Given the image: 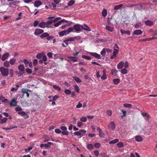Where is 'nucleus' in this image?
<instances>
[{
	"label": "nucleus",
	"mask_w": 157,
	"mask_h": 157,
	"mask_svg": "<svg viewBox=\"0 0 157 157\" xmlns=\"http://www.w3.org/2000/svg\"><path fill=\"white\" fill-rule=\"evenodd\" d=\"M74 30L76 31H80L82 30V25L77 24L75 25L73 27L69 28V32H73Z\"/></svg>",
	"instance_id": "f257e3e1"
},
{
	"label": "nucleus",
	"mask_w": 157,
	"mask_h": 157,
	"mask_svg": "<svg viewBox=\"0 0 157 157\" xmlns=\"http://www.w3.org/2000/svg\"><path fill=\"white\" fill-rule=\"evenodd\" d=\"M0 71L3 76H7L9 74V69L4 67H1L0 68Z\"/></svg>",
	"instance_id": "f03ea898"
},
{
	"label": "nucleus",
	"mask_w": 157,
	"mask_h": 157,
	"mask_svg": "<svg viewBox=\"0 0 157 157\" xmlns=\"http://www.w3.org/2000/svg\"><path fill=\"white\" fill-rule=\"evenodd\" d=\"M31 91L30 90L25 88H23L21 90V92H22V94H26L27 98L29 97V93H30Z\"/></svg>",
	"instance_id": "7ed1b4c3"
},
{
	"label": "nucleus",
	"mask_w": 157,
	"mask_h": 157,
	"mask_svg": "<svg viewBox=\"0 0 157 157\" xmlns=\"http://www.w3.org/2000/svg\"><path fill=\"white\" fill-rule=\"evenodd\" d=\"M44 32V30L40 29H36L35 30L34 34L36 36H38L39 34L42 33Z\"/></svg>",
	"instance_id": "20e7f679"
},
{
	"label": "nucleus",
	"mask_w": 157,
	"mask_h": 157,
	"mask_svg": "<svg viewBox=\"0 0 157 157\" xmlns=\"http://www.w3.org/2000/svg\"><path fill=\"white\" fill-rule=\"evenodd\" d=\"M69 28H68L67 30L59 32V34L61 36L66 35L71 32H69Z\"/></svg>",
	"instance_id": "39448f33"
},
{
	"label": "nucleus",
	"mask_w": 157,
	"mask_h": 157,
	"mask_svg": "<svg viewBox=\"0 0 157 157\" xmlns=\"http://www.w3.org/2000/svg\"><path fill=\"white\" fill-rule=\"evenodd\" d=\"M54 17H49L47 19L50 20L49 21H47L45 22L46 25H50L53 22V19L55 18Z\"/></svg>",
	"instance_id": "423d86ee"
},
{
	"label": "nucleus",
	"mask_w": 157,
	"mask_h": 157,
	"mask_svg": "<svg viewBox=\"0 0 157 157\" xmlns=\"http://www.w3.org/2000/svg\"><path fill=\"white\" fill-rule=\"evenodd\" d=\"M109 127L110 129L113 130L115 129V124L114 122L112 121L110 122Z\"/></svg>",
	"instance_id": "0eeeda50"
},
{
	"label": "nucleus",
	"mask_w": 157,
	"mask_h": 157,
	"mask_svg": "<svg viewBox=\"0 0 157 157\" xmlns=\"http://www.w3.org/2000/svg\"><path fill=\"white\" fill-rule=\"evenodd\" d=\"M10 56V54L9 52H6L3 54L1 57V59L3 61H5L8 57Z\"/></svg>",
	"instance_id": "6e6552de"
},
{
	"label": "nucleus",
	"mask_w": 157,
	"mask_h": 157,
	"mask_svg": "<svg viewBox=\"0 0 157 157\" xmlns=\"http://www.w3.org/2000/svg\"><path fill=\"white\" fill-rule=\"evenodd\" d=\"M90 55L96 58L97 59H100L101 58V57L99 54L96 53L91 52L90 53Z\"/></svg>",
	"instance_id": "1a4fd4ad"
},
{
	"label": "nucleus",
	"mask_w": 157,
	"mask_h": 157,
	"mask_svg": "<svg viewBox=\"0 0 157 157\" xmlns=\"http://www.w3.org/2000/svg\"><path fill=\"white\" fill-rule=\"evenodd\" d=\"M17 102L14 99H13L11 100L9 103V104L11 106H16Z\"/></svg>",
	"instance_id": "9d476101"
},
{
	"label": "nucleus",
	"mask_w": 157,
	"mask_h": 157,
	"mask_svg": "<svg viewBox=\"0 0 157 157\" xmlns=\"http://www.w3.org/2000/svg\"><path fill=\"white\" fill-rule=\"evenodd\" d=\"M83 29L89 31H91L90 28L86 24H84L83 26L82 25V30Z\"/></svg>",
	"instance_id": "9b49d317"
},
{
	"label": "nucleus",
	"mask_w": 157,
	"mask_h": 157,
	"mask_svg": "<svg viewBox=\"0 0 157 157\" xmlns=\"http://www.w3.org/2000/svg\"><path fill=\"white\" fill-rule=\"evenodd\" d=\"M142 33V31L140 30H136L134 31L133 33V35H140Z\"/></svg>",
	"instance_id": "f8f14e48"
},
{
	"label": "nucleus",
	"mask_w": 157,
	"mask_h": 157,
	"mask_svg": "<svg viewBox=\"0 0 157 157\" xmlns=\"http://www.w3.org/2000/svg\"><path fill=\"white\" fill-rule=\"evenodd\" d=\"M42 4L41 1L39 0L36 1L34 3V6L35 7H38Z\"/></svg>",
	"instance_id": "ddd939ff"
},
{
	"label": "nucleus",
	"mask_w": 157,
	"mask_h": 157,
	"mask_svg": "<svg viewBox=\"0 0 157 157\" xmlns=\"http://www.w3.org/2000/svg\"><path fill=\"white\" fill-rule=\"evenodd\" d=\"M145 24L147 26H151L153 25L154 24L152 21L150 20H147L145 22Z\"/></svg>",
	"instance_id": "4468645a"
},
{
	"label": "nucleus",
	"mask_w": 157,
	"mask_h": 157,
	"mask_svg": "<svg viewBox=\"0 0 157 157\" xmlns=\"http://www.w3.org/2000/svg\"><path fill=\"white\" fill-rule=\"evenodd\" d=\"M135 139L136 141L138 142H141L143 140V138L140 136H136L135 137Z\"/></svg>",
	"instance_id": "2eb2a0df"
},
{
	"label": "nucleus",
	"mask_w": 157,
	"mask_h": 157,
	"mask_svg": "<svg viewBox=\"0 0 157 157\" xmlns=\"http://www.w3.org/2000/svg\"><path fill=\"white\" fill-rule=\"evenodd\" d=\"M67 58L70 59L71 61L73 62H76L77 61V58L75 57L69 56Z\"/></svg>",
	"instance_id": "dca6fc26"
},
{
	"label": "nucleus",
	"mask_w": 157,
	"mask_h": 157,
	"mask_svg": "<svg viewBox=\"0 0 157 157\" xmlns=\"http://www.w3.org/2000/svg\"><path fill=\"white\" fill-rule=\"evenodd\" d=\"M118 52L114 51L113 52V55H112L110 57L111 59H113L115 58L116 55L118 53Z\"/></svg>",
	"instance_id": "f3484780"
},
{
	"label": "nucleus",
	"mask_w": 157,
	"mask_h": 157,
	"mask_svg": "<svg viewBox=\"0 0 157 157\" xmlns=\"http://www.w3.org/2000/svg\"><path fill=\"white\" fill-rule=\"evenodd\" d=\"M45 22L43 21L39 23L38 26L41 28H44L45 27Z\"/></svg>",
	"instance_id": "a211bd4d"
},
{
	"label": "nucleus",
	"mask_w": 157,
	"mask_h": 157,
	"mask_svg": "<svg viewBox=\"0 0 157 157\" xmlns=\"http://www.w3.org/2000/svg\"><path fill=\"white\" fill-rule=\"evenodd\" d=\"M121 32L122 34L126 33L128 35H129L130 34V32L129 30L126 31L121 29Z\"/></svg>",
	"instance_id": "6ab92c4d"
},
{
	"label": "nucleus",
	"mask_w": 157,
	"mask_h": 157,
	"mask_svg": "<svg viewBox=\"0 0 157 157\" xmlns=\"http://www.w3.org/2000/svg\"><path fill=\"white\" fill-rule=\"evenodd\" d=\"M18 69L21 71H23L25 70V67L24 65L20 64L18 66Z\"/></svg>",
	"instance_id": "aec40b11"
},
{
	"label": "nucleus",
	"mask_w": 157,
	"mask_h": 157,
	"mask_svg": "<svg viewBox=\"0 0 157 157\" xmlns=\"http://www.w3.org/2000/svg\"><path fill=\"white\" fill-rule=\"evenodd\" d=\"M124 65V63L123 62H121L117 65V68L118 69H121Z\"/></svg>",
	"instance_id": "412c9836"
},
{
	"label": "nucleus",
	"mask_w": 157,
	"mask_h": 157,
	"mask_svg": "<svg viewBox=\"0 0 157 157\" xmlns=\"http://www.w3.org/2000/svg\"><path fill=\"white\" fill-rule=\"evenodd\" d=\"M49 36V34L47 33H43L41 36L40 37L42 39H43L45 38H47L48 36Z\"/></svg>",
	"instance_id": "4be33fe9"
},
{
	"label": "nucleus",
	"mask_w": 157,
	"mask_h": 157,
	"mask_svg": "<svg viewBox=\"0 0 157 157\" xmlns=\"http://www.w3.org/2000/svg\"><path fill=\"white\" fill-rule=\"evenodd\" d=\"M73 78L76 82L77 83L80 82H82V81L80 78L76 76H74L73 77Z\"/></svg>",
	"instance_id": "5701e85b"
},
{
	"label": "nucleus",
	"mask_w": 157,
	"mask_h": 157,
	"mask_svg": "<svg viewBox=\"0 0 157 157\" xmlns=\"http://www.w3.org/2000/svg\"><path fill=\"white\" fill-rule=\"evenodd\" d=\"M123 6V4H120L119 5L115 6L114 7V10H117L119 9Z\"/></svg>",
	"instance_id": "b1692460"
},
{
	"label": "nucleus",
	"mask_w": 157,
	"mask_h": 157,
	"mask_svg": "<svg viewBox=\"0 0 157 157\" xmlns=\"http://www.w3.org/2000/svg\"><path fill=\"white\" fill-rule=\"evenodd\" d=\"M105 29L111 32H113L114 29L113 27H112L109 26H106L105 27Z\"/></svg>",
	"instance_id": "393cba45"
},
{
	"label": "nucleus",
	"mask_w": 157,
	"mask_h": 157,
	"mask_svg": "<svg viewBox=\"0 0 157 157\" xmlns=\"http://www.w3.org/2000/svg\"><path fill=\"white\" fill-rule=\"evenodd\" d=\"M107 14V10L105 9H104L102 12V15L104 17H105Z\"/></svg>",
	"instance_id": "a878e982"
},
{
	"label": "nucleus",
	"mask_w": 157,
	"mask_h": 157,
	"mask_svg": "<svg viewBox=\"0 0 157 157\" xmlns=\"http://www.w3.org/2000/svg\"><path fill=\"white\" fill-rule=\"evenodd\" d=\"M119 141L118 139H115L113 140L110 141L109 142V144H115L118 142Z\"/></svg>",
	"instance_id": "bb28decb"
},
{
	"label": "nucleus",
	"mask_w": 157,
	"mask_h": 157,
	"mask_svg": "<svg viewBox=\"0 0 157 157\" xmlns=\"http://www.w3.org/2000/svg\"><path fill=\"white\" fill-rule=\"evenodd\" d=\"M8 120V118L6 117L0 119V124H2L6 123Z\"/></svg>",
	"instance_id": "cd10ccee"
},
{
	"label": "nucleus",
	"mask_w": 157,
	"mask_h": 157,
	"mask_svg": "<svg viewBox=\"0 0 157 157\" xmlns=\"http://www.w3.org/2000/svg\"><path fill=\"white\" fill-rule=\"evenodd\" d=\"M80 134H81L80 136H82L84 135V134L86 133V131L84 129H81L79 130Z\"/></svg>",
	"instance_id": "c85d7f7f"
},
{
	"label": "nucleus",
	"mask_w": 157,
	"mask_h": 157,
	"mask_svg": "<svg viewBox=\"0 0 157 157\" xmlns=\"http://www.w3.org/2000/svg\"><path fill=\"white\" fill-rule=\"evenodd\" d=\"M112 75L115 76L116 75L118 71L116 69H113L111 70Z\"/></svg>",
	"instance_id": "c756f323"
},
{
	"label": "nucleus",
	"mask_w": 157,
	"mask_h": 157,
	"mask_svg": "<svg viewBox=\"0 0 157 157\" xmlns=\"http://www.w3.org/2000/svg\"><path fill=\"white\" fill-rule=\"evenodd\" d=\"M113 83L114 84L117 85L120 82V80L119 78H116L113 80Z\"/></svg>",
	"instance_id": "7c9ffc66"
},
{
	"label": "nucleus",
	"mask_w": 157,
	"mask_h": 157,
	"mask_svg": "<svg viewBox=\"0 0 157 157\" xmlns=\"http://www.w3.org/2000/svg\"><path fill=\"white\" fill-rule=\"evenodd\" d=\"M93 147L94 146L92 144H88L87 145V148L89 150H91Z\"/></svg>",
	"instance_id": "2f4dec72"
},
{
	"label": "nucleus",
	"mask_w": 157,
	"mask_h": 157,
	"mask_svg": "<svg viewBox=\"0 0 157 157\" xmlns=\"http://www.w3.org/2000/svg\"><path fill=\"white\" fill-rule=\"evenodd\" d=\"M72 23V22H71V23H70L66 24H65V25H63L61 27V28L62 29H63L65 27H67V26L70 25Z\"/></svg>",
	"instance_id": "473e14b6"
},
{
	"label": "nucleus",
	"mask_w": 157,
	"mask_h": 157,
	"mask_svg": "<svg viewBox=\"0 0 157 157\" xmlns=\"http://www.w3.org/2000/svg\"><path fill=\"white\" fill-rule=\"evenodd\" d=\"M4 66L6 67H8L9 66L10 63L8 61H5L4 63Z\"/></svg>",
	"instance_id": "72a5a7b5"
},
{
	"label": "nucleus",
	"mask_w": 157,
	"mask_h": 157,
	"mask_svg": "<svg viewBox=\"0 0 157 157\" xmlns=\"http://www.w3.org/2000/svg\"><path fill=\"white\" fill-rule=\"evenodd\" d=\"M119 47L117 44H115L114 47V50L115 51H116L119 52Z\"/></svg>",
	"instance_id": "f704fd0d"
},
{
	"label": "nucleus",
	"mask_w": 157,
	"mask_h": 157,
	"mask_svg": "<svg viewBox=\"0 0 157 157\" xmlns=\"http://www.w3.org/2000/svg\"><path fill=\"white\" fill-rule=\"evenodd\" d=\"M53 88L55 90H57L59 91H60L61 90V89L60 87L55 85H53Z\"/></svg>",
	"instance_id": "c9c22d12"
},
{
	"label": "nucleus",
	"mask_w": 157,
	"mask_h": 157,
	"mask_svg": "<svg viewBox=\"0 0 157 157\" xmlns=\"http://www.w3.org/2000/svg\"><path fill=\"white\" fill-rule=\"evenodd\" d=\"M117 147L119 148H122L124 146V145L123 143L119 142L117 144Z\"/></svg>",
	"instance_id": "e433bc0d"
},
{
	"label": "nucleus",
	"mask_w": 157,
	"mask_h": 157,
	"mask_svg": "<svg viewBox=\"0 0 157 157\" xmlns=\"http://www.w3.org/2000/svg\"><path fill=\"white\" fill-rule=\"evenodd\" d=\"M105 48H104L101 52V54L102 55V56H105Z\"/></svg>",
	"instance_id": "4c0bfd02"
},
{
	"label": "nucleus",
	"mask_w": 157,
	"mask_h": 157,
	"mask_svg": "<svg viewBox=\"0 0 157 157\" xmlns=\"http://www.w3.org/2000/svg\"><path fill=\"white\" fill-rule=\"evenodd\" d=\"M142 115L144 117H147V119L150 117V116L146 113H142Z\"/></svg>",
	"instance_id": "58836bf2"
},
{
	"label": "nucleus",
	"mask_w": 157,
	"mask_h": 157,
	"mask_svg": "<svg viewBox=\"0 0 157 157\" xmlns=\"http://www.w3.org/2000/svg\"><path fill=\"white\" fill-rule=\"evenodd\" d=\"M17 2L16 1H14L13 2H10L9 3V5H10V7H11L12 6H15L17 4Z\"/></svg>",
	"instance_id": "ea45409f"
},
{
	"label": "nucleus",
	"mask_w": 157,
	"mask_h": 157,
	"mask_svg": "<svg viewBox=\"0 0 157 157\" xmlns=\"http://www.w3.org/2000/svg\"><path fill=\"white\" fill-rule=\"evenodd\" d=\"M123 106L126 108H130L132 106V105L130 104L125 103L123 104Z\"/></svg>",
	"instance_id": "a19ab883"
},
{
	"label": "nucleus",
	"mask_w": 157,
	"mask_h": 157,
	"mask_svg": "<svg viewBox=\"0 0 157 157\" xmlns=\"http://www.w3.org/2000/svg\"><path fill=\"white\" fill-rule=\"evenodd\" d=\"M16 62V59H11L10 61V63L12 65H13L15 62Z\"/></svg>",
	"instance_id": "79ce46f5"
},
{
	"label": "nucleus",
	"mask_w": 157,
	"mask_h": 157,
	"mask_svg": "<svg viewBox=\"0 0 157 157\" xmlns=\"http://www.w3.org/2000/svg\"><path fill=\"white\" fill-rule=\"evenodd\" d=\"M121 111L123 114L121 116V117L122 118H123L126 115V112L125 111L123 110V109H121Z\"/></svg>",
	"instance_id": "37998d69"
},
{
	"label": "nucleus",
	"mask_w": 157,
	"mask_h": 157,
	"mask_svg": "<svg viewBox=\"0 0 157 157\" xmlns=\"http://www.w3.org/2000/svg\"><path fill=\"white\" fill-rule=\"evenodd\" d=\"M64 92L67 95L70 94H71V90L68 89L65 90Z\"/></svg>",
	"instance_id": "c03bdc74"
},
{
	"label": "nucleus",
	"mask_w": 157,
	"mask_h": 157,
	"mask_svg": "<svg viewBox=\"0 0 157 157\" xmlns=\"http://www.w3.org/2000/svg\"><path fill=\"white\" fill-rule=\"evenodd\" d=\"M80 120L82 122H86L87 121V118L85 117H82L80 118Z\"/></svg>",
	"instance_id": "a18cd8bd"
},
{
	"label": "nucleus",
	"mask_w": 157,
	"mask_h": 157,
	"mask_svg": "<svg viewBox=\"0 0 157 157\" xmlns=\"http://www.w3.org/2000/svg\"><path fill=\"white\" fill-rule=\"evenodd\" d=\"M82 57L87 60H90L91 59V58L90 56L85 55H82Z\"/></svg>",
	"instance_id": "49530a36"
},
{
	"label": "nucleus",
	"mask_w": 157,
	"mask_h": 157,
	"mask_svg": "<svg viewBox=\"0 0 157 157\" xmlns=\"http://www.w3.org/2000/svg\"><path fill=\"white\" fill-rule=\"evenodd\" d=\"M74 88L75 89V90L77 93H79V88L78 86L77 85H75L74 86Z\"/></svg>",
	"instance_id": "de8ad7c7"
},
{
	"label": "nucleus",
	"mask_w": 157,
	"mask_h": 157,
	"mask_svg": "<svg viewBox=\"0 0 157 157\" xmlns=\"http://www.w3.org/2000/svg\"><path fill=\"white\" fill-rule=\"evenodd\" d=\"M39 24V21L37 20H35L33 23V26L35 27H36L37 25L38 26Z\"/></svg>",
	"instance_id": "09e8293b"
},
{
	"label": "nucleus",
	"mask_w": 157,
	"mask_h": 157,
	"mask_svg": "<svg viewBox=\"0 0 157 157\" xmlns=\"http://www.w3.org/2000/svg\"><path fill=\"white\" fill-rule=\"evenodd\" d=\"M23 62L25 64V67H27L28 66V64L29 63L28 60L25 59H23Z\"/></svg>",
	"instance_id": "8fccbe9b"
},
{
	"label": "nucleus",
	"mask_w": 157,
	"mask_h": 157,
	"mask_svg": "<svg viewBox=\"0 0 157 157\" xmlns=\"http://www.w3.org/2000/svg\"><path fill=\"white\" fill-rule=\"evenodd\" d=\"M121 72L124 74H125L127 73V71L125 68L121 70Z\"/></svg>",
	"instance_id": "3c124183"
},
{
	"label": "nucleus",
	"mask_w": 157,
	"mask_h": 157,
	"mask_svg": "<svg viewBox=\"0 0 157 157\" xmlns=\"http://www.w3.org/2000/svg\"><path fill=\"white\" fill-rule=\"evenodd\" d=\"M43 56V55L41 53H38L36 56V58L38 59H40Z\"/></svg>",
	"instance_id": "603ef678"
},
{
	"label": "nucleus",
	"mask_w": 157,
	"mask_h": 157,
	"mask_svg": "<svg viewBox=\"0 0 157 157\" xmlns=\"http://www.w3.org/2000/svg\"><path fill=\"white\" fill-rule=\"evenodd\" d=\"M74 3H75V1L74 0H71L69 2L68 4V5L69 6H71L72 5H73V4H74Z\"/></svg>",
	"instance_id": "864d4df0"
},
{
	"label": "nucleus",
	"mask_w": 157,
	"mask_h": 157,
	"mask_svg": "<svg viewBox=\"0 0 157 157\" xmlns=\"http://www.w3.org/2000/svg\"><path fill=\"white\" fill-rule=\"evenodd\" d=\"M59 98V96L58 95H55L52 98V100L53 101H55L58 98Z\"/></svg>",
	"instance_id": "5fc2aeb1"
},
{
	"label": "nucleus",
	"mask_w": 157,
	"mask_h": 157,
	"mask_svg": "<svg viewBox=\"0 0 157 157\" xmlns=\"http://www.w3.org/2000/svg\"><path fill=\"white\" fill-rule=\"evenodd\" d=\"M33 64L34 66H36L38 63L37 60L36 59H35L33 61Z\"/></svg>",
	"instance_id": "6e6d98bb"
},
{
	"label": "nucleus",
	"mask_w": 157,
	"mask_h": 157,
	"mask_svg": "<svg viewBox=\"0 0 157 157\" xmlns=\"http://www.w3.org/2000/svg\"><path fill=\"white\" fill-rule=\"evenodd\" d=\"M55 131L56 133L58 134H59L61 132V131L58 128L56 129Z\"/></svg>",
	"instance_id": "4d7b16f0"
},
{
	"label": "nucleus",
	"mask_w": 157,
	"mask_h": 157,
	"mask_svg": "<svg viewBox=\"0 0 157 157\" xmlns=\"http://www.w3.org/2000/svg\"><path fill=\"white\" fill-rule=\"evenodd\" d=\"M53 36H48L47 38H46V39L48 40H50L53 39Z\"/></svg>",
	"instance_id": "13d9d810"
},
{
	"label": "nucleus",
	"mask_w": 157,
	"mask_h": 157,
	"mask_svg": "<svg viewBox=\"0 0 157 157\" xmlns=\"http://www.w3.org/2000/svg\"><path fill=\"white\" fill-rule=\"evenodd\" d=\"M94 146L97 148H99L100 146V144L99 143H97L95 144Z\"/></svg>",
	"instance_id": "bf43d9fd"
},
{
	"label": "nucleus",
	"mask_w": 157,
	"mask_h": 157,
	"mask_svg": "<svg viewBox=\"0 0 157 157\" xmlns=\"http://www.w3.org/2000/svg\"><path fill=\"white\" fill-rule=\"evenodd\" d=\"M26 71L29 74H31L32 73V70L29 68H27L26 69Z\"/></svg>",
	"instance_id": "052dcab7"
},
{
	"label": "nucleus",
	"mask_w": 157,
	"mask_h": 157,
	"mask_svg": "<svg viewBox=\"0 0 157 157\" xmlns=\"http://www.w3.org/2000/svg\"><path fill=\"white\" fill-rule=\"evenodd\" d=\"M18 114L19 115H26V113L24 111L19 112L18 113Z\"/></svg>",
	"instance_id": "680f3d73"
},
{
	"label": "nucleus",
	"mask_w": 157,
	"mask_h": 157,
	"mask_svg": "<svg viewBox=\"0 0 157 157\" xmlns=\"http://www.w3.org/2000/svg\"><path fill=\"white\" fill-rule=\"evenodd\" d=\"M61 133L62 134L64 135H68L69 134V132L67 131H63Z\"/></svg>",
	"instance_id": "e2e57ef3"
},
{
	"label": "nucleus",
	"mask_w": 157,
	"mask_h": 157,
	"mask_svg": "<svg viewBox=\"0 0 157 157\" xmlns=\"http://www.w3.org/2000/svg\"><path fill=\"white\" fill-rule=\"evenodd\" d=\"M15 110L17 111H21L22 110V109L20 107H17L16 108Z\"/></svg>",
	"instance_id": "0e129e2a"
},
{
	"label": "nucleus",
	"mask_w": 157,
	"mask_h": 157,
	"mask_svg": "<svg viewBox=\"0 0 157 157\" xmlns=\"http://www.w3.org/2000/svg\"><path fill=\"white\" fill-rule=\"evenodd\" d=\"M107 114L109 116H111L112 114V111L110 110H108L107 111Z\"/></svg>",
	"instance_id": "69168bd1"
},
{
	"label": "nucleus",
	"mask_w": 157,
	"mask_h": 157,
	"mask_svg": "<svg viewBox=\"0 0 157 157\" xmlns=\"http://www.w3.org/2000/svg\"><path fill=\"white\" fill-rule=\"evenodd\" d=\"M107 78V77L106 76V75L105 74H104L103 75L101 76V78L104 80L105 79Z\"/></svg>",
	"instance_id": "338daca9"
},
{
	"label": "nucleus",
	"mask_w": 157,
	"mask_h": 157,
	"mask_svg": "<svg viewBox=\"0 0 157 157\" xmlns=\"http://www.w3.org/2000/svg\"><path fill=\"white\" fill-rule=\"evenodd\" d=\"M100 155L103 157H109V156L105 153H103L100 154Z\"/></svg>",
	"instance_id": "774afa93"
}]
</instances>
